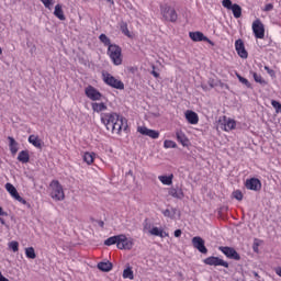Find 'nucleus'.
Wrapping results in <instances>:
<instances>
[{
    "mask_svg": "<svg viewBox=\"0 0 281 281\" xmlns=\"http://www.w3.org/2000/svg\"><path fill=\"white\" fill-rule=\"evenodd\" d=\"M271 10H273V4L272 3H268L263 8V12H271Z\"/></svg>",
    "mask_w": 281,
    "mask_h": 281,
    "instance_id": "a18cd8bd",
    "label": "nucleus"
},
{
    "mask_svg": "<svg viewBox=\"0 0 281 281\" xmlns=\"http://www.w3.org/2000/svg\"><path fill=\"white\" fill-rule=\"evenodd\" d=\"M235 49L239 58H249V53L247 52V48H245V42L241 38L235 42Z\"/></svg>",
    "mask_w": 281,
    "mask_h": 281,
    "instance_id": "ddd939ff",
    "label": "nucleus"
},
{
    "mask_svg": "<svg viewBox=\"0 0 281 281\" xmlns=\"http://www.w3.org/2000/svg\"><path fill=\"white\" fill-rule=\"evenodd\" d=\"M222 5L223 8H226V10H232L235 19H240L243 16V8L236 3H232V0H223Z\"/></svg>",
    "mask_w": 281,
    "mask_h": 281,
    "instance_id": "423d86ee",
    "label": "nucleus"
},
{
    "mask_svg": "<svg viewBox=\"0 0 281 281\" xmlns=\"http://www.w3.org/2000/svg\"><path fill=\"white\" fill-rule=\"evenodd\" d=\"M173 234H175L176 238H181L182 232H181V229H176Z\"/></svg>",
    "mask_w": 281,
    "mask_h": 281,
    "instance_id": "09e8293b",
    "label": "nucleus"
},
{
    "mask_svg": "<svg viewBox=\"0 0 281 281\" xmlns=\"http://www.w3.org/2000/svg\"><path fill=\"white\" fill-rule=\"evenodd\" d=\"M50 196L55 201H63L65 199V191L63 190V184L58 180H53L50 182Z\"/></svg>",
    "mask_w": 281,
    "mask_h": 281,
    "instance_id": "39448f33",
    "label": "nucleus"
},
{
    "mask_svg": "<svg viewBox=\"0 0 281 281\" xmlns=\"http://www.w3.org/2000/svg\"><path fill=\"white\" fill-rule=\"evenodd\" d=\"M8 140H9V148L12 155H16V153H19V143H16V140L12 136H9Z\"/></svg>",
    "mask_w": 281,
    "mask_h": 281,
    "instance_id": "412c9836",
    "label": "nucleus"
},
{
    "mask_svg": "<svg viewBox=\"0 0 281 281\" xmlns=\"http://www.w3.org/2000/svg\"><path fill=\"white\" fill-rule=\"evenodd\" d=\"M252 32L257 38H265V24L260 19L252 22Z\"/></svg>",
    "mask_w": 281,
    "mask_h": 281,
    "instance_id": "f8f14e48",
    "label": "nucleus"
},
{
    "mask_svg": "<svg viewBox=\"0 0 281 281\" xmlns=\"http://www.w3.org/2000/svg\"><path fill=\"white\" fill-rule=\"evenodd\" d=\"M119 238H120V235L109 237L108 239L104 240V245L106 247H111V245H117Z\"/></svg>",
    "mask_w": 281,
    "mask_h": 281,
    "instance_id": "2f4dec72",
    "label": "nucleus"
},
{
    "mask_svg": "<svg viewBox=\"0 0 281 281\" xmlns=\"http://www.w3.org/2000/svg\"><path fill=\"white\" fill-rule=\"evenodd\" d=\"M85 93L89 100H92V102H98V100H102V93L99 92L98 89H95L93 86H88L85 89Z\"/></svg>",
    "mask_w": 281,
    "mask_h": 281,
    "instance_id": "1a4fd4ad",
    "label": "nucleus"
},
{
    "mask_svg": "<svg viewBox=\"0 0 281 281\" xmlns=\"http://www.w3.org/2000/svg\"><path fill=\"white\" fill-rule=\"evenodd\" d=\"M149 234L151 236H159V238H167L168 236V233L159 227H153L151 229H149Z\"/></svg>",
    "mask_w": 281,
    "mask_h": 281,
    "instance_id": "4be33fe9",
    "label": "nucleus"
},
{
    "mask_svg": "<svg viewBox=\"0 0 281 281\" xmlns=\"http://www.w3.org/2000/svg\"><path fill=\"white\" fill-rule=\"evenodd\" d=\"M45 8H52L54 0H41Z\"/></svg>",
    "mask_w": 281,
    "mask_h": 281,
    "instance_id": "37998d69",
    "label": "nucleus"
},
{
    "mask_svg": "<svg viewBox=\"0 0 281 281\" xmlns=\"http://www.w3.org/2000/svg\"><path fill=\"white\" fill-rule=\"evenodd\" d=\"M29 143L32 144L35 148H43V140H41V138L35 135L29 136Z\"/></svg>",
    "mask_w": 281,
    "mask_h": 281,
    "instance_id": "b1692460",
    "label": "nucleus"
},
{
    "mask_svg": "<svg viewBox=\"0 0 281 281\" xmlns=\"http://www.w3.org/2000/svg\"><path fill=\"white\" fill-rule=\"evenodd\" d=\"M258 247H259L258 243H254L252 249H254L255 254H258Z\"/></svg>",
    "mask_w": 281,
    "mask_h": 281,
    "instance_id": "8fccbe9b",
    "label": "nucleus"
},
{
    "mask_svg": "<svg viewBox=\"0 0 281 281\" xmlns=\"http://www.w3.org/2000/svg\"><path fill=\"white\" fill-rule=\"evenodd\" d=\"M5 190L7 192H9V194H11V196H13V199H15L19 195V191H16V188L14 187V184L10 182L5 184Z\"/></svg>",
    "mask_w": 281,
    "mask_h": 281,
    "instance_id": "c85d7f7f",
    "label": "nucleus"
},
{
    "mask_svg": "<svg viewBox=\"0 0 281 281\" xmlns=\"http://www.w3.org/2000/svg\"><path fill=\"white\" fill-rule=\"evenodd\" d=\"M203 262L204 265H209V267H224L225 269H229V263L218 257H207Z\"/></svg>",
    "mask_w": 281,
    "mask_h": 281,
    "instance_id": "0eeeda50",
    "label": "nucleus"
},
{
    "mask_svg": "<svg viewBox=\"0 0 281 281\" xmlns=\"http://www.w3.org/2000/svg\"><path fill=\"white\" fill-rule=\"evenodd\" d=\"M164 147L165 148H177V143H175L173 140L166 139L164 142Z\"/></svg>",
    "mask_w": 281,
    "mask_h": 281,
    "instance_id": "4c0bfd02",
    "label": "nucleus"
},
{
    "mask_svg": "<svg viewBox=\"0 0 281 281\" xmlns=\"http://www.w3.org/2000/svg\"><path fill=\"white\" fill-rule=\"evenodd\" d=\"M265 70L267 71V74L269 76H271V78H273L276 76V70L269 68V66H265Z\"/></svg>",
    "mask_w": 281,
    "mask_h": 281,
    "instance_id": "79ce46f5",
    "label": "nucleus"
},
{
    "mask_svg": "<svg viewBox=\"0 0 281 281\" xmlns=\"http://www.w3.org/2000/svg\"><path fill=\"white\" fill-rule=\"evenodd\" d=\"M108 56L116 67L122 65V47L116 44H112L108 47Z\"/></svg>",
    "mask_w": 281,
    "mask_h": 281,
    "instance_id": "20e7f679",
    "label": "nucleus"
},
{
    "mask_svg": "<svg viewBox=\"0 0 281 281\" xmlns=\"http://www.w3.org/2000/svg\"><path fill=\"white\" fill-rule=\"evenodd\" d=\"M194 249H198L200 254H207V247H205V239L201 236H195L191 239Z\"/></svg>",
    "mask_w": 281,
    "mask_h": 281,
    "instance_id": "9d476101",
    "label": "nucleus"
},
{
    "mask_svg": "<svg viewBox=\"0 0 281 281\" xmlns=\"http://www.w3.org/2000/svg\"><path fill=\"white\" fill-rule=\"evenodd\" d=\"M93 111H95L97 113H100L102 111H106V106H93Z\"/></svg>",
    "mask_w": 281,
    "mask_h": 281,
    "instance_id": "de8ad7c7",
    "label": "nucleus"
},
{
    "mask_svg": "<svg viewBox=\"0 0 281 281\" xmlns=\"http://www.w3.org/2000/svg\"><path fill=\"white\" fill-rule=\"evenodd\" d=\"M146 229H150V224H148L147 222H145V225H144V231Z\"/></svg>",
    "mask_w": 281,
    "mask_h": 281,
    "instance_id": "864d4df0",
    "label": "nucleus"
},
{
    "mask_svg": "<svg viewBox=\"0 0 281 281\" xmlns=\"http://www.w3.org/2000/svg\"><path fill=\"white\" fill-rule=\"evenodd\" d=\"M108 1V3H111V5H115V1H113V0H106Z\"/></svg>",
    "mask_w": 281,
    "mask_h": 281,
    "instance_id": "bf43d9fd",
    "label": "nucleus"
},
{
    "mask_svg": "<svg viewBox=\"0 0 281 281\" xmlns=\"http://www.w3.org/2000/svg\"><path fill=\"white\" fill-rule=\"evenodd\" d=\"M160 14L162 16V21H167L169 23H177L179 19V14H177V10L168 3L160 5Z\"/></svg>",
    "mask_w": 281,
    "mask_h": 281,
    "instance_id": "7ed1b4c3",
    "label": "nucleus"
},
{
    "mask_svg": "<svg viewBox=\"0 0 281 281\" xmlns=\"http://www.w3.org/2000/svg\"><path fill=\"white\" fill-rule=\"evenodd\" d=\"M1 54H3V49L0 47V56H1Z\"/></svg>",
    "mask_w": 281,
    "mask_h": 281,
    "instance_id": "680f3d73",
    "label": "nucleus"
},
{
    "mask_svg": "<svg viewBox=\"0 0 281 281\" xmlns=\"http://www.w3.org/2000/svg\"><path fill=\"white\" fill-rule=\"evenodd\" d=\"M137 131L140 133V135H145L151 139H159V131L150 130L146 126H138Z\"/></svg>",
    "mask_w": 281,
    "mask_h": 281,
    "instance_id": "2eb2a0df",
    "label": "nucleus"
},
{
    "mask_svg": "<svg viewBox=\"0 0 281 281\" xmlns=\"http://www.w3.org/2000/svg\"><path fill=\"white\" fill-rule=\"evenodd\" d=\"M189 36L191 41H194V43H200L201 41H207V37L203 35L202 32H190Z\"/></svg>",
    "mask_w": 281,
    "mask_h": 281,
    "instance_id": "6ab92c4d",
    "label": "nucleus"
},
{
    "mask_svg": "<svg viewBox=\"0 0 281 281\" xmlns=\"http://www.w3.org/2000/svg\"><path fill=\"white\" fill-rule=\"evenodd\" d=\"M94 106H104V103H101V104L94 103Z\"/></svg>",
    "mask_w": 281,
    "mask_h": 281,
    "instance_id": "052dcab7",
    "label": "nucleus"
},
{
    "mask_svg": "<svg viewBox=\"0 0 281 281\" xmlns=\"http://www.w3.org/2000/svg\"><path fill=\"white\" fill-rule=\"evenodd\" d=\"M245 187L247 188V190L258 192L262 189V182H260V180L257 178H250L246 180Z\"/></svg>",
    "mask_w": 281,
    "mask_h": 281,
    "instance_id": "4468645a",
    "label": "nucleus"
},
{
    "mask_svg": "<svg viewBox=\"0 0 281 281\" xmlns=\"http://www.w3.org/2000/svg\"><path fill=\"white\" fill-rule=\"evenodd\" d=\"M218 250L222 251L226 258H229V260H240L238 251L229 246H220Z\"/></svg>",
    "mask_w": 281,
    "mask_h": 281,
    "instance_id": "6e6552de",
    "label": "nucleus"
},
{
    "mask_svg": "<svg viewBox=\"0 0 281 281\" xmlns=\"http://www.w3.org/2000/svg\"><path fill=\"white\" fill-rule=\"evenodd\" d=\"M233 196L234 199H236L237 201H243V191L240 190H236L233 192Z\"/></svg>",
    "mask_w": 281,
    "mask_h": 281,
    "instance_id": "58836bf2",
    "label": "nucleus"
},
{
    "mask_svg": "<svg viewBox=\"0 0 281 281\" xmlns=\"http://www.w3.org/2000/svg\"><path fill=\"white\" fill-rule=\"evenodd\" d=\"M276 273H277V276H279L281 278V267L276 269Z\"/></svg>",
    "mask_w": 281,
    "mask_h": 281,
    "instance_id": "603ef678",
    "label": "nucleus"
},
{
    "mask_svg": "<svg viewBox=\"0 0 281 281\" xmlns=\"http://www.w3.org/2000/svg\"><path fill=\"white\" fill-rule=\"evenodd\" d=\"M9 248L12 249V251L14 252L19 251V241H11L9 244Z\"/></svg>",
    "mask_w": 281,
    "mask_h": 281,
    "instance_id": "ea45409f",
    "label": "nucleus"
},
{
    "mask_svg": "<svg viewBox=\"0 0 281 281\" xmlns=\"http://www.w3.org/2000/svg\"><path fill=\"white\" fill-rule=\"evenodd\" d=\"M120 30L124 36H127V38H133V35L131 34V31H128V23L121 22Z\"/></svg>",
    "mask_w": 281,
    "mask_h": 281,
    "instance_id": "cd10ccee",
    "label": "nucleus"
},
{
    "mask_svg": "<svg viewBox=\"0 0 281 281\" xmlns=\"http://www.w3.org/2000/svg\"><path fill=\"white\" fill-rule=\"evenodd\" d=\"M25 256L26 258H30V260H34L36 258V251L34 250V247L25 248Z\"/></svg>",
    "mask_w": 281,
    "mask_h": 281,
    "instance_id": "473e14b6",
    "label": "nucleus"
},
{
    "mask_svg": "<svg viewBox=\"0 0 281 281\" xmlns=\"http://www.w3.org/2000/svg\"><path fill=\"white\" fill-rule=\"evenodd\" d=\"M15 201H19V203H22L23 205H25L27 203V201H25V199H23L20 194L15 195Z\"/></svg>",
    "mask_w": 281,
    "mask_h": 281,
    "instance_id": "c03bdc74",
    "label": "nucleus"
},
{
    "mask_svg": "<svg viewBox=\"0 0 281 281\" xmlns=\"http://www.w3.org/2000/svg\"><path fill=\"white\" fill-rule=\"evenodd\" d=\"M54 15L59 19V21H65V12L63 11V5L57 4L55 5Z\"/></svg>",
    "mask_w": 281,
    "mask_h": 281,
    "instance_id": "a878e982",
    "label": "nucleus"
},
{
    "mask_svg": "<svg viewBox=\"0 0 281 281\" xmlns=\"http://www.w3.org/2000/svg\"><path fill=\"white\" fill-rule=\"evenodd\" d=\"M98 269L100 271H104L105 273H109L113 269V263L110 261H101L98 263Z\"/></svg>",
    "mask_w": 281,
    "mask_h": 281,
    "instance_id": "5701e85b",
    "label": "nucleus"
},
{
    "mask_svg": "<svg viewBox=\"0 0 281 281\" xmlns=\"http://www.w3.org/2000/svg\"><path fill=\"white\" fill-rule=\"evenodd\" d=\"M99 40L101 41V43H103V45H105V47H109L111 44V38H109V36H106V34H101L99 36Z\"/></svg>",
    "mask_w": 281,
    "mask_h": 281,
    "instance_id": "c9c22d12",
    "label": "nucleus"
},
{
    "mask_svg": "<svg viewBox=\"0 0 281 281\" xmlns=\"http://www.w3.org/2000/svg\"><path fill=\"white\" fill-rule=\"evenodd\" d=\"M101 122L108 131H111V133H115L116 135H120L122 131H126L128 126L126 124V119L120 116L117 113L101 114Z\"/></svg>",
    "mask_w": 281,
    "mask_h": 281,
    "instance_id": "f257e3e1",
    "label": "nucleus"
},
{
    "mask_svg": "<svg viewBox=\"0 0 281 281\" xmlns=\"http://www.w3.org/2000/svg\"><path fill=\"white\" fill-rule=\"evenodd\" d=\"M104 85L111 87L112 89H117L119 91H124V81L117 79L115 76L111 75L109 71H102L101 74Z\"/></svg>",
    "mask_w": 281,
    "mask_h": 281,
    "instance_id": "f03ea898",
    "label": "nucleus"
},
{
    "mask_svg": "<svg viewBox=\"0 0 281 281\" xmlns=\"http://www.w3.org/2000/svg\"><path fill=\"white\" fill-rule=\"evenodd\" d=\"M18 160L21 161V164H27L30 161V153L27 150H22L18 155Z\"/></svg>",
    "mask_w": 281,
    "mask_h": 281,
    "instance_id": "bb28decb",
    "label": "nucleus"
},
{
    "mask_svg": "<svg viewBox=\"0 0 281 281\" xmlns=\"http://www.w3.org/2000/svg\"><path fill=\"white\" fill-rule=\"evenodd\" d=\"M175 179V175L169 176H159L158 180L162 183V186H172V180Z\"/></svg>",
    "mask_w": 281,
    "mask_h": 281,
    "instance_id": "393cba45",
    "label": "nucleus"
},
{
    "mask_svg": "<svg viewBox=\"0 0 281 281\" xmlns=\"http://www.w3.org/2000/svg\"><path fill=\"white\" fill-rule=\"evenodd\" d=\"M272 106H281V104L277 101H272Z\"/></svg>",
    "mask_w": 281,
    "mask_h": 281,
    "instance_id": "5fc2aeb1",
    "label": "nucleus"
},
{
    "mask_svg": "<svg viewBox=\"0 0 281 281\" xmlns=\"http://www.w3.org/2000/svg\"><path fill=\"white\" fill-rule=\"evenodd\" d=\"M0 216H8V212L3 211V207L0 206ZM1 225H5V220L3 217H0Z\"/></svg>",
    "mask_w": 281,
    "mask_h": 281,
    "instance_id": "a19ab883",
    "label": "nucleus"
},
{
    "mask_svg": "<svg viewBox=\"0 0 281 281\" xmlns=\"http://www.w3.org/2000/svg\"><path fill=\"white\" fill-rule=\"evenodd\" d=\"M169 196H172L173 199H179L181 201V199H183V196H186V194L183 193V189L177 187V188H170L168 191Z\"/></svg>",
    "mask_w": 281,
    "mask_h": 281,
    "instance_id": "a211bd4d",
    "label": "nucleus"
},
{
    "mask_svg": "<svg viewBox=\"0 0 281 281\" xmlns=\"http://www.w3.org/2000/svg\"><path fill=\"white\" fill-rule=\"evenodd\" d=\"M223 122L222 123V131H226V133H229V131H234L236 128V121L233 119H227V116H223Z\"/></svg>",
    "mask_w": 281,
    "mask_h": 281,
    "instance_id": "dca6fc26",
    "label": "nucleus"
},
{
    "mask_svg": "<svg viewBox=\"0 0 281 281\" xmlns=\"http://www.w3.org/2000/svg\"><path fill=\"white\" fill-rule=\"evenodd\" d=\"M176 137H177V140L183 146H188V144H190L188 136H186V134L181 131L176 132Z\"/></svg>",
    "mask_w": 281,
    "mask_h": 281,
    "instance_id": "aec40b11",
    "label": "nucleus"
},
{
    "mask_svg": "<svg viewBox=\"0 0 281 281\" xmlns=\"http://www.w3.org/2000/svg\"><path fill=\"white\" fill-rule=\"evenodd\" d=\"M94 159H95V154L94 153L87 151V153L83 154V161L86 164H88V166H91V164H93Z\"/></svg>",
    "mask_w": 281,
    "mask_h": 281,
    "instance_id": "c756f323",
    "label": "nucleus"
},
{
    "mask_svg": "<svg viewBox=\"0 0 281 281\" xmlns=\"http://www.w3.org/2000/svg\"><path fill=\"white\" fill-rule=\"evenodd\" d=\"M160 113L159 110H154V111H149L145 114V117H147V120H155V117H159Z\"/></svg>",
    "mask_w": 281,
    "mask_h": 281,
    "instance_id": "f704fd0d",
    "label": "nucleus"
},
{
    "mask_svg": "<svg viewBox=\"0 0 281 281\" xmlns=\"http://www.w3.org/2000/svg\"><path fill=\"white\" fill-rule=\"evenodd\" d=\"M164 216H166L167 218H172V212H170V210L166 209L165 211H162Z\"/></svg>",
    "mask_w": 281,
    "mask_h": 281,
    "instance_id": "49530a36",
    "label": "nucleus"
},
{
    "mask_svg": "<svg viewBox=\"0 0 281 281\" xmlns=\"http://www.w3.org/2000/svg\"><path fill=\"white\" fill-rule=\"evenodd\" d=\"M276 113H281V106L276 108Z\"/></svg>",
    "mask_w": 281,
    "mask_h": 281,
    "instance_id": "4d7b16f0",
    "label": "nucleus"
},
{
    "mask_svg": "<svg viewBox=\"0 0 281 281\" xmlns=\"http://www.w3.org/2000/svg\"><path fill=\"white\" fill-rule=\"evenodd\" d=\"M117 249H133V239H128L126 235L121 234L119 235V240L116 244Z\"/></svg>",
    "mask_w": 281,
    "mask_h": 281,
    "instance_id": "9b49d317",
    "label": "nucleus"
},
{
    "mask_svg": "<svg viewBox=\"0 0 281 281\" xmlns=\"http://www.w3.org/2000/svg\"><path fill=\"white\" fill-rule=\"evenodd\" d=\"M151 75L154 76V78H159V72H157L155 70L151 71Z\"/></svg>",
    "mask_w": 281,
    "mask_h": 281,
    "instance_id": "3c124183",
    "label": "nucleus"
},
{
    "mask_svg": "<svg viewBox=\"0 0 281 281\" xmlns=\"http://www.w3.org/2000/svg\"><path fill=\"white\" fill-rule=\"evenodd\" d=\"M98 225H99L100 227H104V221H98Z\"/></svg>",
    "mask_w": 281,
    "mask_h": 281,
    "instance_id": "6e6d98bb",
    "label": "nucleus"
},
{
    "mask_svg": "<svg viewBox=\"0 0 281 281\" xmlns=\"http://www.w3.org/2000/svg\"><path fill=\"white\" fill-rule=\"evenodd\" d=\"M252 273H254L255 278H257V280L260 279V274H258V272H252Z\"/></svg>",
    "mask_w": 281,
    "mask_h": 281,
    "instance_id": "13d9d810",
    "label": "nucleus"
},
{
    "mask_svg": "<svg viewBox=\"0 0 281 281\" xmlns=\"http://www.w3.org/2000/svg\"><path fill=\"white\" fill-rule=\"evenodd\" d=\"M130 175H133V171H130Z\"/></svg>",
    "mask_w": 281,
    "mask_h": 281,
    "instance_id": "e2e57ef3",
    "label": "nucleus"
},
{
    "mask_svg": "<svg viewBox=\"0 0 281 281\" xmlns=\"http://www.w3.org/2000/svg\"><path fill=\"white\" fill-rule=\"evenodd\" d=\"M252 78L255 82H258L259 85H262V86L267 85V80H265V78H262V76L257 72H252Z\"/></svg>",
    "mask_w": 281,
    "mask_h": 281,
    "instance_id": "72a5a7b5",
    "label": "nucleus"
},
{
    "mask_svg": "<svg viewBox=\"0 0 281 281\" xmlns=\"http://www.w3.org/2000/svg\"><path fill=\"white\" fill-rule=\"evenodd\" d=\"M237 78H238L239 82H241V85H245V87H247L248 89H251V83L249 82V80L247 78H244L240 75H237Z\"/></svg>",
    "mask_w": 281,
    "mask_h": 281,
    "instance_id": "e433bc0d",
    "label": "nucleus"
},
{
    "mask_svg": "<svg viewBox=\"0 0 281 281\" xmlns=\"http://www.w3.org/2000/svg\"><path fill=\"white\" fill-rule=\"evenodd\" d=\"M123 278L127 279V280H134L135 279V274L133 273V269L131 267H127L126 269H124Z\"/></svg>",
    "mask_w": 281,
    "mask_h": 281,
    "instance_id": "7c9ffc66",
    "label": "nucleus"
},
{
    "mask_svg": "<svg viewBox=\"0 0 281 281\" xmlns=\"http://www.w3.org/2000/svg\"><path fill=\"white\" fill-rule=\"evenodd\" d=\"M184 117L189 124H199V114L192 110H187Z\"/></svg>",
    "mask_w": 281,
    "mask_h": 281,
    "instance_id": "f3484780",
    "label": "nucleus"
}]
</instances>
